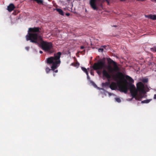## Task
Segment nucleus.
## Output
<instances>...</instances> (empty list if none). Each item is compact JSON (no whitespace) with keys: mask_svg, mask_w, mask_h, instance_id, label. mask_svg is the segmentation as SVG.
<instances>
[{"mask_svg":"<svg viewBox=\"0 0 156 156\" xmlns=\"http://www.w3.org/2000/svg\"><path fill=\"white\" fill-rule=\"evenodd\" d=\"M154 99H156V94H155L154 95Z\"/></svg>","mask_w":156,"mask_h":156,"instance_id":"28","label":"nucleus"},{"mask_svg":"<svg viewBox=\"0 0 156 156\" xmlns=\"http://www.w3.org/2000/svg\"><path fill=\"white\" fill-rule=\"evenodd\" d=\"M94 83V84H95V83Z\"/></svg>","mask_w":156,"mask_h":156,"instance_id":"34","label":"nucleus"},{"mask_svg":"<svg viewBox=\"0 0 156 156\" xmlns=\"http://www.w3.org/2000/svg\"><path fill=\"white\" fill-rule=\"evenodd\" d=\"M94 83V84H95V83Z\"/></svg>","mask_w":156,"mask_h":156,"instance_id":"35","label":"nucleus"},{"mask_svg":"<svg viewBox=\"0 0 156 156\" xmlns=\"http://www.w3.org/2000/svg\"><path fill=\"white\" fill-rule=\"evenodd\" d=\"M107 60L108 61V62L109 64H112L113 65H117V63L114 61L111 58H107Z\"/></svg>","mask_w":156,"mask_h":156,"instance_id":"14","label":"nucleus"},{"mask_svg":"<svg viewBox=\"0 0 156 156\" xmlns=\"http://www.w3.org/2000/svg\"><path fill=\"white\" fill-rule=\"evenodd\" d=\"M66 15L67 16H69L70 15V14L69 13H66Z\"/></svg>","mask_w":156,"mask_h":156,"instance_id":"30","label":"nucleus"},{"mask_svg":"<svg viewBox=\"0 0 156 156\" xmlns=\"http://www.w3.org/2000/svg\"><path fill=\"white\" fill-rule=\"evenodd\" d=\"M29 48L28 47H27L25 48V49L26 50H27V51H28L29 49Z\"/></svg>","mask_w":156,"mask_h":156,"instance_id":"26","label":"nucleus"},{"mask_svg":"<svg viewBox=\"0 0 156 156\" xmlns=\"http://www.w3.org/2000/svg\"><path fill=\"white\" fill-rule=\"evenodd\" d=\"M114 66V68H112L111 66H108L107 67V69L110 73H113L114 72H117L119 70V68L117 65Z\"/></svg>","mask_w":156,"mask_h":156,"instance_id":"9","label":"nucleus"},{"mask_svg":"<svg viewBox=\"0 0 156 156\" xmlns=\"http://www.w3.org/2000/svg\"><path fill=\"white\" fill-rule=\"evenodd\" d=\"M62 53L60 52H58L54 54V56H51L46 59V62L49 64H52L51 67V70L55 73H57L58 70H55L60 65L61 63L60 58Z\"/></svg>","mask_w":156,"mask_h":156,"instance_id":"3","label":"nucleus"},{"mask_svg":"<svg viewBox=\"0 0 156 156\" xmlns=\"http://www.w3.org/2000/svg\"><path fill=\"white\" fill-rule=\"evenodd\" d=\"M41 29L39 27H34L33 28H30L29 29L28 33V34L26 36V39L27 41L30 40L31 42V40H33V37L31 36V35H36L37 36V40L39 37H41L40 35L41 33Z\"/></svg>","mask_w":156,"mask_h":156,"instance_id":"5","label":"nucleus"},{"mask_svg":"<svg viewBox=\"0 0 156 156\" xmlns=\"http://www.w3.org/2000/svg\"><path fill=\"white\" fill-rule=\"evenodd\" d=\"M98 50L99 52H102L103 50V49L100 48L98 49Z\"/></svg>","mask_w":156,"mask_h":156,"instance_id":"25","label":"nucleus"},{"mask_svg":"<svg viewBox=\"0 0 156 156\" xmlns=\"http://www.w3.org/2000/svg\"><path fill=\"white\" fill-rule=\"evenodd\" d=\"M34 1H35L37 2V3L38 4H43V1L42 0H33Z\"/></svg>","mask_w":156,"mask_h":156,"instance_id":"20","label":"nucleus"},{"mask_svg":"<svg viewBox=\"0 0 156 156\" xmlns=\"http://www.w3.org/2000/svg\"><path fill=\"white\" fill-rule=\"evenodd\" d=\"M113 26L115 27H117L116 26Z\"/></svg>","mask_w":156,"mask_h":156,"instance_id":"33","label":"nucleus"},{"mask_svg":"<svg viewBox=\"0 0 156 156\" xmlns=\"http://www.w3.org/2000/svg\"><path fill=\"white\" fill-rule=\"evenodd\" d=\"M102 74L103 76L107 78L108 80L110 79L111 77V75L105 69H104L102 71Z\"/></svg>","mask_w":156,"mask_h":156,"instance_id":"10","label":"nucleus"},{"mask_svg":"<svg viewBox=\"0 0 156 156\" xmlns=\"http://www.w3.org/2000/svg\"><path fill=\"white\" fill-rule=\"evenodd\" d=\"M148 79L147 78H144L142 80V81L144 83H147L148 82Z\"/></svg>","mask_w":156,"mask_h":156,"instance_id":"21","label":"nucleus"},{"mask_svg":"<svg viewBox=\"0 0 156 156\" xmlns=\"http://www.w3.org/2000/svg\"><path fill=\"white\" fill-rule=\"evenodd\" d=\"M121 1H125L126 0H120Z\"/></svg>","mask_w":156,"mask_h":156,"instance_id":"32","label":"nucleus"},{"mask_svg":"<svg viewBox=\"0 0 156 156\" xmlns=\"http://www.w3.org/2000/svg\"><path fill=\"white\" fill-rule=\"evenodd\" d=\"M103 60H99L97 63H94L93 66V68L95 70L102 69L104 68L106 66L105 61V58H104Z\"/></svg>","mask_w":156,"mask_h":156,"instance_id":"7","label":"nucleus"},{"mask_svg":"<svg viewBox=\"0 0 156 156\" xmlns=\"http://www.w3.org/2000/svg\"><path fill=\"white\" fill-rule=\"evenodd\" d=\"M110 88L112 90H115L117 88V84L114 82H112L109 85Z\"/></svg>","mask_w":156,"mask_h":156,"instance_id":"11","label":"nucleus"},{"mask_svg":"<svg viewBox=\"0 0 156 156\" xmlns=\"http://www.w3.org/2000/svg\"><path fill=\"white\" fill-rule=\"evenodd\" d=\"M156 48V47H155L154 48H151V50L152 51H154L155 52V49Z\"/></svg>","mask_w":156,"mask_h":156,"instance_id":"24","label":"nucleus"},{"mask_svg":"<svg viewBox=\"0 0 156 156\" xmlns=\"http://www.w3.org/2000/svg\"><path fill=\"white\" fill-rule=\"evenodd\" d=\"M126 78L130 83H133V82H134V81L133 79L130 76H128L127 75L126 76Z\"/></svg>","mask_w":156,"mask_h":156,"instance_id":"16","label":"nucleus"},{"mask_svg":"<svg viewBox=\"0 0 156 156\" xmlns=\"http://www.w3.org/2000/svg\"><path fill=\"white\" fill-rule=\"evenodd\" d=\"M145 17L151 19L153 20H156V15H145Z\"/></svg>","mask_w":156,"mask_h":156,"instance_id":"13","label":"nucleus"},{"mask_svg":"<svg viewBox=\"0 0 156 156\" xmlns=\"http://www.w3.org/2000/svg\"><path fill=\"white\" fill-rule=\"evenodd\" d=\"M54 76H55V74H54Z\"/></svg>","mask_w":156,"mask_h":156,"instance_id":"37","label":"nucleus"},{"mask_svg":"<svg viewBox=\"0 0 156 156\" xmlns=\"http://www.w3.org/2000/svg\"><path fill=\"white\" fill-rule=\"evenodd\" d=\"M94 83V84H95V83Z\"/></svg>","mask_w":156,"mask_h":156,"instance_id":"36","label":"nucleus"},{"mask_svg":"<svg viewBox=\"0 0 156 156\" xmlns=\"http://www.w3.org/2000/svg\"><path fill=\"white\" fill-rule=\"evenodd\" d=\"M48 67H47L45 69V71L47 73H48L51 70Z\"/></svg>","mask_w":156,"mask_h":156,"instance_id":"22","label":"nucleus"},{"mask_svg":"<svg viewBox=\"0 0 156 156\" xmlns=\"http://www.w3.org/2000/svg\"><path fill=\"white\" fill-rule=\"evenodd\" d=\"M33 37L31 40V42L38 44L39 46L44 51L51 53L53 52V46L52 43L48 42L43 40L41 37H39L37 40L36 35H33L31 36Z\"/></svg>","mask_w":156,"mask_h":156,"instance_id":"1","label":"nucleus"},{"mask_svg":"<svg viewBox=\"0 0 156 156\" xmlns=\"http://www.w3.org/2000/svg\"><path fill=\"white\" fill-rule=\"evenodd\" d=\"M113 77L115 81L119 80L118 84V87L120 91L126 93L128 89L127 85L126 84H122L120 83L121 82V80L123 79L124 78V76L122 73L119 72L116 75H113Z\"/></svg>","mask_w":156,"mask_h":156,"instance_id":"4","label":"nucleus"},{"mask_svg":"<svg viewBox=\"0 0 156 156\" xmlns=\"http://www.w3.org/2000/svg\"><path fill=\"white\" fill-rule=\"evenodd\" d=\"M84 48V47L83 46H81L80 47V49H83Z\"/></svg>","mask_w":156,"mask_h":156,"instance_id":"27","label":"nucleus"},{"mask_svg":"<svg viewBox=\"0 0 156 156\" xmlns=\"http://www.w3.org/2000/svg\"><path fill=\"white\" fill-rule=\"evenodd\" d=\"M54 10H56L57 12H58L59 14H60L62 16H63L64 15L63 12L61 9H54Z\"/></svg>","mask_w":156,"mask_h":156,"instance_id":"15","label":"nucleus"},{"mask_svg":"<svg viewBox=\"0 0 156 156\" xmlns=\"http://www.w3.org/2000/svg\"><path fill=\"white\" fill-rule=\"evenodd\" d=\"M81 69L84 72H85L86 73V74L88 76V73L87 70V69L83 67H82Z\"/></svg>","mask_w":156,"mask_h":156,"instance_id":"18","label":"nucleus"},{"mask_svg":"<svg viewBox=\"0 0 156 156\" xmlns=\"http://www.w3.org/2000/svg\"><path fill=\"white\" fill-rule=\"evenodd\" d=\"M39 52L41 54H42L43 53V51H39Z\"/></svg>","mask_w":156,"mask_h":156,"instance_id":"31","label":"nucleus"},{"mask_svg":"<svg viewBox=\"0 0 156 156\" xmlns=\"http://www.w3.org/2000/svg\"><path fill=\"white\" fill-rule=\"evenodd\" d=\"M90 74L92 75H93V76L94 75V73H93V72L92 71H91V72H90Z\"/></svg>","mask_w":156,"mask_h":156,"instance_id":"29","label":"nucleus"},{"mask_svg":"<svg viewBox=\"0 0 156 156\" xmlns=\"http://www.w3.org/2000/svg\"><path fill=\"white\" fill-rule=\"evenodd\" d=\"M110 83L109 82H107L104 83H102V86L104 87H107L110 85Z\"/></svg>","mask_w":156,"mask_h":156,"instance_id":"17","label":"nucleus"},{"mask_svg":"<svg viewBox=\"0 0 156 156\" xmlns=\"http://www.w3.org/2000/svg\"><path fill=\"white\" fill-rule=\"evenodd\" d=\"M15 6L12 3L10 4L7 7V9L9 12H11L15 8Z\"/></svg>","mask_w":156,"mask_h":156,"instance_id":"12","label":"nucleus"},{"mask_svg":"<svg viewBox=\"0 0 156 156\" xmlns=\"http://www.w3.org/2000/svg\"><path fill=\"white\" fill-rule=\"evenodd\" d=\"M136 86V89L133 84L129 83V88L130 92L133 97H136L139 92V97L141 99L146 93L144 85L141 82H139L137 83Z\"/></svg>","mask_w":156,"mask_h":156,"instance_id":"2","label":"nucleus"},{"mask_svg":"<svg viewBox=\"0 0 156 156\" xmlns=\"http://www.w3.org/2000/svg\"><path fill=\"white\" fill-rule=\"evenodd\" d=\"M114 66V68H112L111 66H108L107 67V69L110 73H113L114 72H117L119 70V68L117 65Z\"/></svg>","mask_w":156,"mask_h":156,"instance_id":"8","label":"nucleus"},{"mask_svg":"<svg viewBox=\"0 0 156 156\" xmlns=\"http://www.w3.org/2000/svg\"><path fill=\"white\" fill-rule=\"evenodd\" d=\"M151 99H147L141 101L142 103H149L151 101Z\"/></svg>","mask_w":156,"mask_h":156,"instance_id":"19","label":"nucleus"},{"mask_svg":"<svg viewBox=\"0 0 156 156\" xmlns=\"http://www.w3.org/2000/svg\"><path fill=\"white\" fill-rule=\"evenodd\" d=\"M110 0H90V4L91 7L94 10L97 11L99 9L100 7L102 6V2L106 1L109 4V1Z\"/></svg>","mask_w":156,"mask_h":156,"instance_id":"6","label":"nucleus"},{"mask_svg":"<svg viewBox=\"0 0 156 156\" xmlns=\"http://www.w3.org/2000/svg\"><path fill=\"white\" fill-rule=\"evenodd\" d=\"M115 100L117 102L119 103L121 101L120 99L119 98H115Z\"/></svg>","mask_w":156,"mask_h":156,"instance_id":"23","label":"nucleus"}]
</instances>
